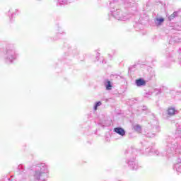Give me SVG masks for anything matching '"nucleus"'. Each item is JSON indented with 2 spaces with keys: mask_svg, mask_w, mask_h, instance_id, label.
Wrapping results in <instances>:
<instances>
[{
  "mask_svg": "<svg viewBox=\"0 0 181 181\" xmlns=\"http://www.w3.org/2000/svg\"><path fill=\"white\" fill-rule=\"evenodd\" d=\"M100 105H101V102H98L94 107L95 111H97V108L98 107H100Z\"/></svg>",
  "mask_w": 181,
  "mask_h": 181,
  "instance_id": "423d86ee",
  "label": "nucleus"
},
{
  "mask_svg": "<svg viewBox=\"0 0 181 181\" xmlns=\"http://www.w3.org/2000/svg\"><path fill=\"white\" fill-rule=\"evenodd\" d=\"M107 84L106 85V90H112V86L111 85V81H107Z\"/></svg>",
  "mask_w": 181,
  "mask_h": 181,
  "instance_id": "39448f33",
  "label": "nucleus"
},
{
  "mask_svg": "<svg viewBox=\"0 0 181 181\" xmlns=\"http://www.w3.org/2000/svg\"><path fill=\"white\" fill-rule=\"evenodd\" d=\"M114 132H116V134L121 135L122 136H124V135H125V130H124V129L121 127L115 128Z\"/></svg>",
  "mask_w": 181,
  "mask_h": 181,
  "instance_id": "f257e3e1",
  "label": "nucleus"
},
{
  "mask_svg": "<svg viewBox=\"0 0 181 181\" xmlns=\"http://www.w3.org/2000/svg\"><path fill=\"white\" fill-rule=\"evenodd\" d=\"M136 84L137 87H141L142 86H146V81L142 78H139L136 80Z\"/></svg>",
  "mask_w": 181,
  "mask_h": 181,
  "instance_id": "f03ea898",
  "label": "nucleus"
},
{
  "mask_svg": "<svg viewBox=\"0 0 181 181\" xmlns=\"http://www.w3.org/2000/svg\"><path fill=\"white\" fill-rule=\"evenodd\" d=\"M176 112V110L175 108L169 107L168 110V115H173Z\"/></svg>",
  "mask_w": 181,
  "mask_h": 181,
  "instance_id": "20e7f679",
  "label": "nucleus"
},
{
  "mask_svg": "<svg viewBox=\"0 0 181 181\" xmlns=\"http://www.w3.org/2000/svg\"><path fill=\"white\" fill-rule=\"evenodd\" d=\"M163 22H165V18H156V24L157 25V26H159V25H162V23H163Z\"/></svg>",
  "mask_w": 181,
  "mask_h": 181,
  "instance_id": "7ed1b4c3",
  "label": "nucleus"
}]
</instances>
